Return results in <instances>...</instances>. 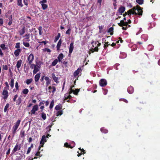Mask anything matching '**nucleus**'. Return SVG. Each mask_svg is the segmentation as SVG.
<instances>
[{
	"label": "nucleus",
	"mask_w": 160,
	"mask_h": 160,
	"mask_svg": "<svg viewBox=\"0 0 160 160\" xmlns=\"http://www.w3.org/2000/svg\"><path fill=\"white\" fill-rule=\"evenodd\" d=\"M143 9L142 8L137 5L136 7H134L131 9L129 10L127 12H125L123 16L125 17L126 15H128L129 17H130L132 14L142 16L143 13Z\"/></svg>",
	"instance_id": "nucleus-1"
},
{
	"label": "nucleus",
	"mask_w": 160,
	"mask_h": 160,
	"mask_svg": "<svg viewBox=\"0 0 160 160\" xmlns=\"http://www.w3.org/2000/svg\"><path fill=\"white\" fill-rule=\"evenodd\" d=\"M21 120L18 119L15 123V124L12 128V133L13 134V137H14L15 134L16 133L17 130L18 129V127L19 126L20 122Z\"/></svg>",
	"instance_id": "nucleus-2"
},
{
	"label": "nucleus",
	"mask_w": 160,
	"mask_h": 160,
	"mask_svg": "<svg viewBox=\"0 0 160 160\" xmlns=\"http://www.w3.org/2000/svg\"><path fill=\"white\" fill-rule=\"evenodd\" d=\"M34 58L33 54L31 53L28 57L27 62L28 64H31L32 63L34 60Z\"/></svg>",
	"instance_id": "nucleus-3"
},
{
	"label": "nucleus",
	"mask_w": 160,
	"mask_h": 160,
	"mask_svg": "<svg viewBox=\"0 0 160 160\" xmlns=\"http://www.w3.org/2000/svg\"><path fill=\"white\" fill-rule=\"evenodd\" d=\"M21 144H18V143H17L12 151V154H13L18 150H20L21 148Z\"/></svg>",
	"instance_id": "nucleus-4"
},
{
	"label": "nucleus",
	"mask_w": 160,
	"mask_h": 160,
	"mask_svg": "<svg viewBox=\"0 0 160 160\" xmlns=\"http://www.w3.org/2000/svg\"><path fill=\"white\" fill-rule=\"evenodd\" d=\"M99 85L102 87H104L107 85V81L104 79H101L99 82Z\"/></svg>",
	"instance_id": "nucleus-5"
},
{
	"label": "nucleus",
	"mask_w": 160,
	"mask_h": 160,
	"mask_svg": "<svg viewBox=\"0 0 160 160\" xmlns=\"http://www.w3.org/2000/svg\"><path fill=\"white\" fill-rule=\"evenodd\" d=\"M2 94L3 96V98L6 101L8 96V93L7 90L4 89L3 91Z\"/></svg>",
	"instance_id": "nucleus-6"
},
{
	"label": "nucleus",
	"mask_w": 160,
	"mask_h": 160,
	"mask_svg": "<svg viewBox=\"0 0 160 160\" xmlns=\"http://www.w3.org/2000/svg\"><path fill=\"white\" fill-rule=\"evenodd\" d=\"M38 109V106L37 105H34L32 110L31 111V114L32 115V114H34L35 113L36 111H37Z\"/></svg>",
	"instance_id": "nucleus-7"
},
{
	"label": "nucleus",
	"mask_w": 160,
	"mask_h": 160,
	"mask_svg": "<svg viewBox=\"0 0 160 160\" xmlns=\"http://www.w3.org/2000/svg\"><path fill=\"white\" fill-rule=\"evenodd\" d=\"M72 146H71V145L68 144V142H65L64 144V146L65 147L68 148H72L73 147H74L75 146V144L74 142H73L72 143Z\"/></svg>",
	"instance_id": "nucleus-8"
},
{
	"label": "nucleus",
	"mask_w": 160,
	"mask_h": 160,
	"mask_svg": "<svg viewBox=\"0 0 160 160\" xmlns=\"http://www.w3.org/2000/svg\"><path fill=\"white\" fill-rule=\"evenodd\" d=\"M49 92L50 93L52 92L53 93L56 91V88L53 86H49L48 87Z\"/></svg>",
	"instance_id": "nucleus-9"
},
{
	"label": "nucleus",
	"mask_w": 160,
	"mask_h": 160,
	"mask_svg": "<svg viewBox=\"0 0 160 160\" xmlns=\"http://www.w3.org/2000/svg\"><path fill=\"white\" fill-rule=\"evenodd\" d=\"M125 10V7L122 6H121L118 9V12L122 15V13L124 12Z\"/></svg>",
	"instance_id": "nucleus-10"
},
{
	"label": "nucleus",
	"mask_w": 160,
	"mask_h": 160,
	"mask_svg": "<svg viewBox=\"0 0 160 160\" xmlns=\"http://www.w3.org/2000/svg\"><path fill=\"white\" fill-rule=\"evenodd\" d=\"M82 71L81 68H79L77 70L75 71L73 73V76L74 77H76L78 76L79 73L80 72Z\"/></svg>",
	"instance_id": "nucleus-11"
},
{
	"label": "nucleus",
	"mask_w": 160,
	"mask_h": 160,
	"mask_svg": "<svg viewBox=\"0 0 160 160\" xmlns=\"http://www.w3.org/2000/svg\"><path fill=\"white\" fill-rule=\"evenodd\" d=\"M118 24L119 26L122 27L127 25V22H125L124 20H122L120 21V23H118Z\"/></svg>",
	"instance_id": "nucleus-12"
},
{
	"label": "nucleus",
	"mask_w": 160,
	"mask_h": 160,
	"mask_svg": "<svg viewBox=\"0 0 160 160\" xmlns=\"http://www.w3.org/2000/svg\"><path fill=\"white\" fill-rule=\"evenodd\" d=\"M74 46H73V42H72L70 44V46L69 48V54L71 53L73 50Z\"/></svg>",
	"instance_id": "nucleus-13"
},
{
	"label": "nucleus",
	"mask_w": 160,
	"mask_h": 160,
	"mask_svg": "<svg viewBox=\"0 0 160 160\" xmlns=\"http://www.w3.org/2000/svg\"><path fill=\"white\" fill-rule=\"evenodd\" d=\"M41 73L40 72H39L37 73L34 77V79L35 82H37L38 81L40 78V77Z\"/></svg>",
	"instance_id": "nucleus-14"
},
{
	"label": "nucleus",
	"mask_w": 160,
	"mask_h": 160,
	"mask_svg": "<svg viewBox=\"0 0 160 160\" xmlns=\"http://www.w3.org/2000/svg\"><path fill=\"white\" fill-rule=\"evenodd\" d=\"M128 92L130 94L134 92V88L132 86L128 87L127 89Z\"/></svg>",
	"instance_id": "nucleus-15"
},
{
	"label": "nucleus",
	"mask_w": 160,
	"mask_h": 160,
	"mask_svg": "<svg viewBox=\"0 0 160 160\" xmlns=\"http://www.w3.org/2000/svg\"><path fill=\"white\" fill-rule=\"evenodd\" d=\"M45 80L46 81V85L47 86L51 84V80L49 79L48 77H45Z\"/></svg>",
	"instance_id": "nucleus-16"
},
{
	"label": "nucleus",
	"mask_w": 160,
	"mask_h": 160,
	"mask_svg": "<svg viewBox=\"0 0 160 160\" xmlns=\"http://www.w3.org/2000/svg\"><path fill=\"white\" fill-rule=\"evenodd\" d=\"M22 63V61L20 59L18 60L17 61L16 67H17L18 70H19V68H20Z\"/></svg>",
	"instance_id": "nucleus-17"
},
{
	"label": "nucleus",
	"mask_w": 160,
	"mask_h": 160,
	"mask_svg": "<svg viewBox=\"0 0 160 160\" xmlns=\"http://www.w3.org/2000/svg\"><path fill=\"white\" fill-rule=\"evenodd\" d=\"M46 137L45 135H43L40 141V144H44L45 142H46Z\"/></svg>",
	"instance_id": "nucleus-18"
},
{
	"label": "nucleus",
	"mask_w": 160,
	"mask_h": 160,
	"mask_svg": "<svg viewBox=\"0 0 160 160\" xmlns=\"http://www.w3.org/2000/svg\"><path fill=\"white\" fill-rule=\"evenodd\" d=\"M63 55L62 53L60 54L58 57V61L59 62H62V60L63 58Z\"/></svg>",
	"instance_id": "nucleus-19"
},
{
	"label": "nucleus",
	"mask_w": 160,
	"mask_h": 160,
	"mask_svg": "<svg viewBox=\"0 0 160 160\" xmlns=\"http://www.w3.org/2000/svg\"><path fill=\"white\" fill-rule=\"evenodd\" d=\"M21 50L20 49H18L15 50L14 52V54L16 57H17L20 54V53L21 52Z\"/></svg>",
	"instance_id": "nucleus-20"
},
{
	"label": "nucleus",
	"mask_w": 160,
	"mask_h": 160,
	"mask_svg": "<svg viewBox=\"0 0 160 160\" xmlns=\"http://www.w3.org/2000/svg\"><path fill=\"white\" fill-rule=\"evenodd\" d=\"M62 41L61 39H60L59 41L58 42V44L57 45V50L58 51L60 50V46H61V44H62Z\"/></svg>",
	"instance_id": "nucleus-21"
},
{
	"label": "nucleus",
	"mask_w": 160,
	"mask_h": 160,
	"mask_svg": "<svg viewBox=\"0 0 160 160\" xmlns=\"http://www.w3.org/2000/svg\"><path fill=\"white\" fill-rule=\"evenodd\" d=\"M52 76L53 80L55 82H56V83L59 82L58 81V78L55 76V75L54 73H52Z\"/></svg>",
	"instance_id": "nucleus-22"
},
{
	"label": "nucleus",
	"mask_w": 160,
	"mask_h": 160,
	"mask_svg": "<svg viewBox=\"0 0 160 160\" xmlns=\"http://www.w3.org/2000/svg\"><path fill=\"white\" fill-rule=\"evenodd\" d=\"M20 35L21 36L25 32V27H23L22 29L19 31Z\"/></svg>",
	"instance_id": "nucleus-23"
},
{
	"label": "nucleus",
	"mask_w": 160,
	"mask_h": 160,
	"mask_svg": "<svg viewBox=\"0 0 160 160\" xmlns=\"http://www.w3.org/2000/svg\"><path fill=\"white\" fill-rule=\"evenodd\" d=\"M22 96H20L18 98V100L16 101V105H19L22 102Z\"/></svg>",
	"instance_id": "nucleus-24"
},
{
	"label": "nucleus",
	"mask_w": 160,
	"mask_h": 160,
	"mask_svg": "<svg viewBox=\"0 0 160 160\" xmlns=\"http://www.w3.org/2000/svg\"><path fill=\"white\" fill-rule=\"evenodd\" d=\"M12 15H11L8 18L9 22H8V25L10 26L12 23Z\"/></svg>",
	"instance_id": "nucleus-25"
},
{
	"label": "nucleus",
	"mask_w": 160,
	"mask_h": 160,
	"mask_svg": "<svg viewBox=\"0 0 160 160\" xmlns=\"http://www.w3.org/2000/svg\"><path fill=\"white\" fill-rule=\"evenodd\" d=\"M38 67L36 66L34 68V70L33 71V74H35L38 71H39V69Z\"/></svg>",
	"instance_id": "nucleus-26"
},
{
	"label": "nucleus",
	"mask_w": 160,
	"mask_h": 160,
	"mask_svg": "<svg viewBox=\"0 0 160 160\" xmlns=\"http://www.w3.org/2000/svg\"><path fill=\"white\" fill-rule=\"evenodd\" d=\"M20 135L22 138L24 137L25 136V131L22 130L20 132Z\"/></svg>",
	"instance_id": "nucleus-27"
},
{
	"label": "nucleus",
	"mask_w": 160,
	"mask_h": 160,
	"mask_svg": "<svg viewBox=\"0 0 160 160\" xmlns=\"http://www.w3.org/2000/svg\"><path fill=\"white\" fill-rule=\"evenodd\" d=\"M55 108L56 110H59L62 108V106L60 104H59L56 106Z\"/></svg>",
	"instance_id": "nucleus-28"
},
{
	"label": "nucleus",
	"mask_w": 160,
	"mask_h": 160,
	"mask_svg": "<svg viewBox=\"0 0 160 160\" xmlns=\"http://www.w3.org/2000/svg\"><path fill=\"white\" fill-rule=\"evenodd\" d=\"M43 64V62L41 61H39L38 62H36V66L40 68L41 65Z\"/></svg>",
	"instance_id": "nucleus-29"
},
{
	"label": "nucleus",
	"mask_w": 160,
	"mask_h": 160,
	"mask_svg": "<svg viewBox=\"0 0 160 160\" xmlns=\"http://www.w3.org/2000/svg\"><path fill=\"white\" fill-rule=\"evenodd\" d=\"M17 5L21 7H22L23 4L22 3V0H17Z\"/></svg>",
	"instance_id": "nucleus-30"
},
{
	"label": "nucleus",
	"mask_w": 160,
	"mask_h": 160,
	"mask_svg": "<svg viewBox=\"0 0 160 160\" xmlns=\"http://www.w3.org/2000/svg\"><path fill=\"white\" fill-rule=\"evenodd\" d=\"M60 36H61L60 33H58L57 36H56L55 37L54 42H56L58 40L59 38H60Z\"/></svg>",
	"instance_id": "nucleus-31"
},
{
	"label": "nucleus",
	"mask_w": 160,
	"mask_h": 160,
	"mask_svg": "<svg viewBox=\"0 0 160 160\" xmlns=\"http://www.w3.org/2000/svg\"><path fill=\"white\" fill-rule=\"evenodd\" d=\"M113 27H111L108 30V32L110 33V34L112 35L113 34Z\"/></svg>",
	"instance_id": "nucleus-32"
},
{
	"label": "nucleus",
	"mask_w": 160,
	"mask_h": 160,
	"mask_svg": "<svg viewBox=\"0 0 160 160\" xmlns=\"http://www.w3.org/2000/svg\"><path fill=\"white\" fill-rule=\"evenodd\" d=\"M58 62L57 59H55L52 63L51 66H55L57 63Z\"/></svg>",
	"instance_id": "nucleus-33"
},
{
	"label": "nucleus",
	"mask_w": 160,
	"mask_h": 160,
	"mask_svg": "<svg viewBox=\"0 0 160 160\" xmlns=\"http://www.w3.org/2000/svg\"><path fill=\"white\" fill-rule=\"evenodd\" d=\"M100 130L102 132L104 133H107L108 132V131L105 129L104 128H102L100 129Z\"/></svg>",
	"instance_id": "nucleus-34"
},
{
	"label": "nucleus",
	"mask_w": 160,
	"mask_h": 160,
	"mask_svg": "<svg viewBox=\"0 0 160 160\" xmlns=\"http://www.w3.org/2000/svg\"><path fill=\"white\" fill-rule=\"evenodd\" d=\"M32 81L33 79L32 78L27 79L26 80V82L27 85H29L32 82Z\"/></svg>",
	"instance_id": "nucleus-35"
},
{
	"label": "nucleus",
	"mask_w": 160,
	"mask_h": 160,
	"mask_svg": "<svg viewBox=\"0 0 160 160\" xmlns=\"http://www.w3.org/2000/svg\"><path fill=\"white\" fill-rule=\"evenodd\" d=\"M22 92L23 94H27L28 93L29 90L27 88H25L22 90Z\"/></svg>",
	"instance_id": "nucleus-36"
},
{
	"label": "nucleus",
	"mask_w": 160,
	"mask_h": 160,
	"mask_svg": "<svg viewBox=\"0 0 160 160\" xmlns=\"http://www.w3.org/2000/svg\"><path fill=\"white\" fill-rule=\"evenodd\" d=\"M41 5L42 9L44 10L46 9L48 7V5L44 3H41Z\"/></svg>",
	"instance_id": "nucleus-37"
},
{
	"label": "nucleus",
	"mask_w": 160,
	"mask_h": 160,
	"mask_svg": "<svg viewBox=\"0 0 160 160\" xmlns=\"http://www.w3.org/2000/svg\"><path fill=\"white\" fill-rule=\"evenodd\" d=\"M30 36V34H26L25 36L26 37L25 39H26V41L29 42L30 41V39H29V37Z\"/></svg>",
	"instance_id": "nucleus-38"
},
{
	"label": "nucleus",
	"mask_w": 160,
	"mask_h": 160,
	"mask_svg": "<svg viewBox=\"0 0 160 160\" xmlns=\"http://www.w3.org/2000/svg\"><path fill=\"white\" fill-rule=\"evenodd\" d=\"M14 79L12 78L11 79V81L10 83V86L12 88H13L14 87Z\"/></svg>",
	"instance_id": "nucleus-39"
},
{
	"label": "nucleus",
	"mask_w": 160,
	"mask_h": 160,
	"mask_svg": "<svg viewBox=\"0 0 160 160\" xmlns=\"http://www.w3.org/2000/svg\"><path fill=\"white\" fill-rule=\"evenodd\" d=\"M35 155L36 156H38L39 157H40L42 156V154L41 153L40 151L38 150V151L35 154Z\"/></svg>",
	"instance_id": "nucleus-40"
},
{
	"label": "nucleus",
	"mask_w": 160,
	"mask_h": 160,
	"mask_svg": "<svg viewBox=\"0 0 160 160\" xmlns=\"http://www.w3.org/2000/svg\"><path fill=\"white\" fill-rule=\"evenodd\" d=\"M113 5L114 6V9H116L117 7V0H113Z\"/></svg>",
	"instance_id": "nucleus-41"
},
{
	"label": "nucleus",
	"mask_w": 160,
	"mask_h": 160,
	"mask_svg": "<svg viewBox=\"0 0 160 160\" xmlns=\"http://www.w3.org/2000/svg\"><path fill=\"white\" fill-rule=\"evenodd\" d=\"M136 2L140 5H142L143 3V0H136Z\"/></svg>",
	"instance_id": "nucleus-42"
},
{
	"label": "nucleus",
	"mask_w": 160,
	"mask_h": 160,
	"mask_svg": "<svg viewBox=\"0 0 160 160\" xmlns=\"http://www.w3.org/2000/svg\"><path fill=\"white\" fill-rule=\"evenodd\" d=\"M104 26H99L98 28L99 29V32L100 33H101L103 32L102 30L103 29Z\"/></svg>",
	"instance_id": "nucleus-43"
},
{
	"label": "nucleus",
	"mask_w": 160,
	"mask_h": 160,
	"mask_svg": "<svg viewBox=\"0 0 160 160\" xmlns=\"http://www.w3.org/2000/svg\"><path fill=\"white\" fill-rule=\"evenodd\" d=\"M9 105L8 103L6 104L4 109V112H6L7 111V109L8 108Z\"/></svg>",
	"instance_id": "nucleus-44"
},
{
	"label": "nucleus",
	"mask_w": 160,
	"mask_h": 160,
	"mask_svg": "<svg viewBox=\"0 0 160 160\" xmlns=\"http://www.w3.org/2000/svg\"><path fill=\"white\" fill-rule=\"evenodd\" d=\"M54 104V100H53L51 102L50 105L49 106V108L50 109H52L53 107Z\"/></svg>",
	"instance_id": "nucleus-45"
},
{
	"label": "nucleus",
	"mask_w": 160,
	"mask_h": 160,
	"mask_svg": "<svg viewBox=\"0 0 160 160\" xmlns=\"http://www.w3.org/2000/svg\"><path fill=\"white\" fill-rule=\"evenodd\" d=\"M5 84L6 85V87L4 88V89L6 90H8L9 89V86L7 82H5Z\"/></svg>",
	"instance_id": "nucleus-46"
},
{
	"label": "nucleus",
	"mask_w": 160,
	"mask_h": 160,
	"mask_svg": "<svg viewBox=\"0 0 160 160\" xmlns=\"http://www.w3.org/2000/svg\"><path fill=\"white\" fill-rule=\"evenodd\" d=\"M42 118L43 120H45L46 118V115L45 113L42 112L41 114Z\"/></svg>",
	"instance_id": "nucleus-47"
},
{
	"label": "nucleus",
	"mask_w": 160,
	"mask_h": 160,
	"mask_svg": "<svg viewBox=\"0 0 160 160\" xmlns=\"http://www.w3.org/2000/svg\"><path fill=\"white\" fill-rule=\"evenodd\" d=\"M63 113L62 111L60 110L58 111L57 113V116H60L62 115Z\"/></svg>",
	"instance_id": "nucleus-48"
},
{
	"label": "nucleus",
	"mask_w": 160,
	"mask_h": 160,
	"mask_svg": "<svg viewBox=\"0 0 160 160\" xmlns=\"http://www.w3.org/2000/svg\"><path fill=\"white\" fill-rule=\"evenodd\" d=\"M23 44L26 47H29L30 46L29 43L28 42H23Z\"/></svg>",
	"instance_id": "nucleus-49"
},
{
	"label": "nucleus",
	"mask_w": 160,
	"mask_h": 160,
	"mask_svg": "<svg viewBox=\"0 0 160 160\" xmlns=\"http://www.w3.org/2000/svg\"><path fill=\"white\" fill-rule=\"evenodd\" d=\"M1 48L3 50H5L6 48L5 47V45L4 44H2L0 45Z\"/></svg>",
	"instance_id": "nucleus-50"
},
{
	"label": "nucleus",
	"mask_w": 160,
	"mask_h": 160,
	"mask_svg": "<svg viewBox=\"0 0 160 160\" xmlns=\"http://www.w3.org/2000/svg\"><path fill=\"white\" fill-rule=\"evenodd\" d=\"M79 91V89H76L75 90H74V94L75 95H77Z\"/></svg>",
	"instance_id": "nucleus-51"
},
{
	"label": "nucleus",
	"mask_w": 160,
	"mask_h": 160,
	"mask_svg": "<svg viewBox=\"0 0 160 160\" xmlns=\"http://www.w3.org/2000/svg\"><path fill=\"white\" fill-rule=\"evenodd\" d=\"M38 29L39 30V34L40 35H42V26L39 27V28H38Z\"/></svg>",
	"instance_id": "nucleus-52"
},
{
	"label": "nucleus",
	"mask_w": 160,
	"mask_h": 160,
	"mask_svg": "<svg viewBox=\"0 0 160 160\" xmlns=\"http://www.w3.org/2000/svg\"><path fill=\"white\" fill-rule=\"evenodd\" d=\"M20 47V42H17L16 43V45L15 46V48L18 49H20L19 48Z\"/></svg>",
	"instance_id": "nucleus-53"
},
{
	"label": "nucleus",
	"mask_w": 160,
	"mask_h": 160,
	"mask_svg": "<svg viewBox=\"0 0 160 160\" xmlns=\"http://www.w3.org/2000/svg\"><path fill=\"white\" fill-rule=\"evenodd\" d=\"M29 65H30V68L31 69L34 68L36 66V64H34L31 63V64H28Z\"/></svg>",
	"instance_id": "nucleus-54"
},
{
	"label": "nucleus",
	"mask_w": 160,
	"mask_h": 160,
	"mask_svg": "<svg viewBox=\"0 0 160 160\" xmlns=\"http://www.w3.org/2000/svg\"><path fill=\"white\" fill-rule=\"evenodd\" d=\"M43 52L47 51L48 52H51V51L49 49L47 48H45L44 49H43Z\"/></svg>",
	"instance_id": "nucleus-55"
},
{
	"label": "nucleus",
	"mask_w": 160,
	"mask_h": 160,
	"mask_svg": "<svg viewBox=\"0 0 160 160\" xmlns=\"http://www.w3.org/2000/svg\"><path fill=\"white\" fill-rule=\"evenodd\" d=\"M15 87L16 89L17 90H18L19 86H18V83L17 82H15Z\"/></svg>",
	"instance_id": "nucleus-56"
},
{
	"label": "nucleus",
	"mask_w": 160,
	"mask_h": 160,
	"mask_svg": "<svg viewBox=\"0 0 160 160\" xmlns=\"http://www.w3.org/2000/svg\"><path fill=\"white\" fill-rule=\"evenodd\" d=\"M73 92L74 93V90L72 89V88H70V91L68 93L69 94H70Z\"/></svg>",
	"instance_id": "nucleus-57"
},
{
	"label": "nucleus",
	"mask_w": 160,
	"mask_h": 160,
	"mask_svg": "<svg viewBox=\"0 0 160 160\" xmlns=\"http://www.w3.org/2000/svg\"><path fill=\"white\" fill-rule=\"evenodd\" d=\"M38 42L39 43H44V45H45L48 42L47 41H42V42Z\"/></svg>",
	"instance_id": "nucleus-58"
},
{
	"label": "nucleus",
	"mask_w": 160,
	"mask_h": 160,
	"mask_svg": "<svg viewBox=\"0 0 160 160\" xmlns=\"http://www.w3.org/2000/svg\"><path fill=\"white\" fill-rule=\"evenodd\" d=\"M72 98V97L70 95V94H69L68 96L67 97H65V99L67 100L68 99H70Z\"/></svg>",
	"instance_id": "nucleus-59"
},
{
	"label": "nucleus",
	"mask_w": 160,
	"mask_h": 160,
	"mask_svg": "<svg viewBox=\"0 0 160 160\" xmlns=\"http://www.w3.org/2000/svg\"><path fill=\"white\" fill-rule=\"evenodd\" d=\"M8 69V66L7 65H3V69L4 70H7Z\"/></svg>",
	"instance_id": "nucleus-60"
},
{
	"label": "nucleus",
	"mask_w": 160,
	"mask_h": 160,
	"mask_svg": "<svg viewBox=\"0 0 160 160\" xmlns=\"http://www.w3.org/2000/svg\"><path fill=\"white\" fill-rule=\"evenodd\" d=\"M71 30L70 28H69L66 32V33L67 34L69 35L70 33V32Z\"/></svg>",
	"instance_id": "nucleus-61"
},
{
	"label": "nucleus",
	"mask_w": 160,
	"mask_h": 160,
	"mask_svg": "<svg viewBox=\"0 0 160 160\" xmlns=\"http://www.w3.org/2000/svg\"><path fill=\"white\" fill-rule=\"evenodd\" d=\"M119 101H123L124 102L127 103L128 102V101L126 99L124 98H120L119 99Z\"/></svg>",
	"instance_id": "nucleus-62"
},
{
	"label": "nucleus",
	"mask_w": 160,
	"mask_h": 160,
	"mask_svg": "<svg viewBox=\"0 0 160 160\" xmlns=\"http://www.w3.org/2000/svg\"><path fill=\"white\" fill-rule=\"evenodd\" d=\"M3 23V20L2 18H0V26H2Z\"/></svg>",
	"instance_id": "nucleus-63"
},
{
	"label": "nucleus",
	"mask_w": 160,
	"mask_h": 160,
	"mask_svg": "<svg viewBox=\"0 0 160 160\" xmlns=\"http://www.w3.org/2000/svg\"><path fill=\"white\" fill-rule=\"evenodd\" d=\"M10 148H9L6 153V156H8L10 152Z\"/></svg>",
	"instance_id": "nucleus-64"
}]
</instances>
